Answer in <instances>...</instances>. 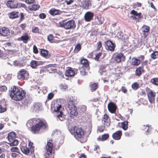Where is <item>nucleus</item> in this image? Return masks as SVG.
Segmentation results:
<instances>
[{
  "label": "nucleus",
  "mask_w": 158,
  "mask_h": 158,
  "mask_svg": "<svg viewBox=\"0 0 158 158\" xmlns=\"http://www.w3.org/2000/svg\"><path fill=\"white\" fill-rule=\"evenodd\" d=\"M26 125L33 134H38L41 130H45L48 127L46 121L40 118H34L30 119L28 121Z\"/></svg>",
  "instance_id": "1"
},
{
  "label": "nucleus",
  "mask_w": 158,
  "mask_h": 158,
  "mask_svg": "<svg viewBox=\"0 0 158 158\" xmlns=\"http://www.w3.org/2000/svg\"><path fill=\"white\" fill-rule=\"evenodd\" d=\"M26 92L25 90L19 86L14 85L9 91L10 97L13 100L16 101H20L26 96Z\"/></svg>",
  "instance_id": "2"
},
{
  "label": "nucleus",
  "mask_w": 158,
  "mask_h": 158,
  "mask_svg": "<svg viewBox=\"0 0 158 158\" xmlns=\"http://www.w3.org/2000/svg\"><path fill=\"white\" fill-rule=\"evenodd\" d=\"M70 131L78 140L83 138L85 135V131L81 127L78 126H75L71 127Z\"/></svg>",
  "instance_id": "3"
},
{
  "label": "nucleus",
  "mask_w": 158,
  "mask_h": 158,
  "mask_svg": "<svg viewBox=\"0 0 158 158\" xmlns=\"http://www.w3.org/2000/svg\"><path fill=\"white\" fill-rule=\"evenodd\" d=\"M53 141L51 139H49L46 145L45 149L46 153L44 155V158H54L52 154L53 148Z\"/></svg>",
  "instance_id": "4"
},
{
  "label": "nucleus",
  "mask_w": 158,
  "mask_h": 158,
  "mask_svg": "<svg viewBox=\"0 0 158 158\" xmlns=\"http://www.w3.org/2000/svg\"><path fill=\"white\" fill-rule=\"evenodd\" d=\"M60 27L66 30L73 29L76 27L75 21L73 20H64L59 23Z\"/></svg>",
  "instance_id": "5"
},
{
  "label": "nucleus",
  "mask_w": 158,
  "mask_h": 158,
  "mask_svg": "<svg viewBox=\"0 0 158 158\" xmlns=\"http://www.w3.org/2000/svg\"><path fill=\"white\" fill-rule=\"evenodd\" d=\"M8 139L9 142V144L11 146L17 145L19 143V142L16 139L15 133L14 132H10L8 135Z\"/></svg>",
  "instance_id": "6"
},
{
  "label": "nucleus",
  "mask_w": 158,
  "mask_h": 158,
  "mask_svg": "<svg viewBox=\"0 0 158 158\" xmlns=\"http://www.w3.org/2000/svg\"><path fill=\"white\" fill-rule=\"evenodd\" d=\"M29 76V74L28 72L25 69H20L17 74V78L19 80L23 81L27 80Z\"/></svg>",
  "instance_id": "7"
},
{
  "label": "nucleus",
  "mask_w": 158,
  "mask_h": 158,
  "mask_svg": "<svg viewBox=\"0 0 158 158\" xmlns=\"http://www.w3.org/2000/svg\"><path fill=\"white\" fill-rule=\"evenodd\" d=\"M147 95L148 100L151 103L155 102L156 93L154 92L152 90L149 89V90L147 93Z\"/></svg>",
  "instance_id": "8"
},
{
  "label": "nucleus",
  "mask_w": 158,
  "mask_h": 158,
  "mask_svg": "<svg viewBox=\"0 0 158 158\" xmlns=\"http://www.w3.org/2000/svg\"><path fill=\"white\" fill-rule=\"evenodd\" d=\"M105 48L107 50L114 52L115 47V44L110 40H107L105 42Z\"/></svg>",
  "instance_id": "9"
},
{
  "label": "nucleus",
  "mask_w": 158,
  "mask_h": 158,
  "mask_svg": "<svg viewBox=\"0 0 158 158\" xmlns=\"http://www.w3.org/2000/svg\"><path fill=\"white\" fill-rule=\"evenodd\" d=\"M7 7L10 9L18 8V2L13 0L8 1L6 4Z\"/></svg>",
  "instance_id": "10"
},
{
  "label": "nucleus",
  "mask_w": 158,
  "mask_h": 158,
  "mask_svg": "<svg viewBox=\"0 0 158 158\" xmlns=\"http://www.w3.org/2000/svg\"><path fill=\"white\" fill-rule=\"evenodd\" d=\"M130 14L133 15L131 16V18L133 20H136L137 19H141L143 18L141 12L138 13L137 11L134 10H131Z\"/></svg>",
  "instance_id": "11"
},
{
  "label": "nucleus",
  "mask_w": 158,
  "mask_h": 158,
  "mask_svg": "<svg viewBox=\"0 0 158 158\" xmlns=\"http://www.w3.org/2000/svg\"><path fill=\"white\" fill-rule=\"evenodd\" d=\"M94 16V13L91 11H87L85 14L84 18L85 21L90 22L93 19Z\"/></svg>",
  "instance_id": "12"
},
{
  "label": "nucleus",
  "mask_w": 158,
  "mask_h": 158,
  "mask_svg": "<svg viewBox=\"0 0 158 158\" xmlns=\"http://www.w3.org/2000/svg\"><path fill=\"white\" fill-rule=\"evenodd\" d=\"M92 6L91 0H84L81 2V7L84 9H88Z\"/></svg>",
  "instance_id": "13"
},
{
  "label": "nucleus",
  "mask_w": 158,
  "mask_h": 158,
  "mask_svg": "<svg viewBox=\"0 0 158 158\" xmlns=\"http://www.w3.org/2000/svg\"><path fill=\"white\" fill-rule=\"evenodd\" d=\"M30 36L28 35V33L26 32L20 37L18 38L17 40L19 41H23V43L27 44L30 40Z\"/></svg>",
  "instance_id": "14"
},
{
  "label": "nucleus",
  "mask_w": 158,
  "mask_h": 158,
  "mask_svg": "<svg viewBox=\"0 0 158 158\" xmlns=\"http://www.w3.org/2000/svg\"><path fill=\"white\" fill-rule=\"evenodd\" d=\"M40 53L42 56L46 59H49L50 57L51 53L48 51L43 48L40 49Z\"/></svg>",
  "instance_id": "15"
},
{
  "label": "nucleus",
  "mask_w": 158,
  "mask_h": 158,
  "mask_svg": "<svg viewBox=\"0 0 158 158\" xmlns=\"http://www.w3.org/2000/svg\"><path fill=\"white\" fill-rule=\"evenodd\" d=\"M9 29L7 27L0 28V35L1 36L6 37L9 35Z\"/></svg>",
  "instance_id": "16"
},
{
  "label": "nucleus",
  "mask_w": 158,
  "mask_h": 158,
  "mask_svg": "<svg viewBox=\"0 0 158 158\" xmlns=\"http://www.w3.org/2000/svg\"><path fill=\"white\" fill-rule=\"evenodd\" d=\"M7 108L6 102L4 99H2L0 101V113L5 112Z\"/></svg>",
  "instance_id": "17"
},
{
  "label": "nucleus",
  "mask_w": 158,
  "mask_h": 158,
  "mask_svg": "<svg viewBox=\"0 0 158 158\" xmlns=\"http://www.w3.org/2000/svg\"><path fill=\"white\" fill-rule=\"evenodd\" d=\"M102 123L107 126H109L110 125V120L109 116L106 114H105L102 118Z\"/></svg>",
  "instance_id": "18"
},
{
  "label": "nucleus",
  "mask_w": 158,
  "mask_h": 158,
  "mask_svg": "<svg viewBox=\"0 0 158 158\" xmlns=\"http://www.w3.org/2000/svg\"><path fill=\"white\" fill-rule=\"evenodd\" d=\"M109 111L111 113H114L116 111L117 106L113 102H110L108 106Z\"/></svg>",
  "instance_id": "19"
},
{
  "label": "nucleus",
  "mask_w": 158,
  "mask_h": 158,
  "mask_svg": "<svg viewBox=\"0 0 158 158\" xmlns=\"http://www.w3.org/2000/svg\"><path fill=\"white\" fill-rule=\"evenodd\" d=\"M43 62L42 61L35 60H32L31 62L30 65L31 67L33 69H36L37 66L43 64Z\"/></svg>",
  "instance_id": "20"
},
{
  "label": "nucleus",
  "mask_w": 158,
  "mask_h": 158,
  "mask_svg": "<svg viewBox=\"0 0 158 158\" xmlns=\"http://www.w3.org/2000/svg\"><path fill=\"white\" fill-rule=\"evenodd\" d=\"M125 60V57L123 54L120 53L118 54L115 57V60L118 63L120 62L121 61H124Z\"/></svg>",
  "instance_id": "21"
},
{
  "label": "nucleus",
  "mask_w": 158,
  "mask_h": 158,
  "mask_svg": "<svg viewBox=\"0 0 158 158\" xmlns=\"http://www.w3.org/2000/svg\"><path fill=\"white\" fill-rule=\"evenodd\" d=\"M49 13L52 16H55L61 14L62 13V11L60 10L53 8L49 11Z\"/></svg>",
  "instance_id": "22"
},
{
  "label": "nucleus",
  "mask_w": 158,
  "mask_h": 158,
  "mask_svg": "<svg viewBox=\"0 0 158 158\" xmlns=\"http://www.w3.org/2000/svg\"><path fill=\"white\" fill-rule=\"evenodd\" d=\"M122 134L121 131H118L113 134L112 137L114 139L118 140L120 139Z\"/></svg>",
  "instance_id": "23"
},
{
  "label": "nucleus",
  "mask_w": 158,
  "mask_h": 158,
  "mask_svg": "<svg viewBox=\"0 0 158 158\" xmlns=\"http://www.w3.org/2000/svg\"><path fill=\"white\" fill-rule=\"evenodd\" d=\"M8 15L9 18L11 19H13L17 18L19 16V12L18 11H12L10 12Z\"/></svg>",
  "instance_id": "24"
},
{
  "label": "nucleus",
  "mask_w": 158,
  "mask_h": 158,
  "mask_svg": "<svg viewBox=\"0 0 158 158\" xmlns=\"http://www.w3.org/2000/svg\"><path fill=\"white\" fill-rule=\"evenodd\" d=\"M144 71L143 67L139 66L136 69L135 71V75L139 77L144 72Z\"/></svg>",
  "instance_id": "25"
},
{
  "label": "nucleus",
  "mask_w": 158,
  "mask_h": 158,
  "mask_svg": "<svg viewBox=\"0 0 158 158\" xmlns=\"http://www.w3.org/2000/svg\"><path fill=\"white\" fill-rule=\"evenodd\" d=\"M142 31L145 37L146 38L148 35V33L150 31V27L149 26L144 25L142 27Z\"/></svg>",
  "instance_id": "26"
},
{
  "label": "nucleus",
  "mask_w": 158,
  "mask_h": 158,
  "mask_svg": "<svg viewBox=\"0 0 158 158\" xmlns=\"http://www.w3.org/2000/svg\"><path fill=\"white\" fill-rule=\"evenodd\" d=\"M80 62L81 64L83 65V67L89 69V62L87 59L84 58H81L80 60Z\"/></svg>",
  "instance_id": "27"
},
{
  "label": "nucleus",
  "mask_w": 158,
  "mask_h": 158,
  "mask_svg": "<svg viewBox=\"0 0 158 158\" xmlns=\"http://www.w3.org/2000/svg\"><path fill=\"white\" fill-rule=\"evenodd\" d=\"M75 74V72L71 68H68L66 70L65 75L67 77H70L74 76Z\"/></svg>",
  "instance_id": "28"
},
{
  "label": "nucleus",
  "mask_w": 158,
  "mask_h": 158,
  "mask_svg": "<svg viewBox=\"0 0 158 158\" xmlns=\"http://www.w3.org/2000/svg\"><path fill=\"white\" fill-rule=\"evenodd\" d=\"M109 137V135L108 134H105L101 136H99L97 138V140L98 141H104L108 139Z\"/></svg>",
  "instance_id": "29"
},
{
  "label": "nucleus",
  "mask_w": 158,
  "mask_h": 158,
  "mask_svg": "<svg viewBox=\"0 0 158 158\" xmlns=\"http://www.w3.org/2000/svg\"><path fill=\"white\" fill-rule=\"evenodd\" d=\"M69 109L70 111V113L71 117H73V116H75L77 115V108L76 106L70 108Z\"/></svg>",
  "instance_id": "30"
},
{
  "label": "nucleus",
  "mask_w": 158,
  "mask_h": 158,
  "mask_svg": "<svg viewBox=\"0 0 158 158\" xmlns=\"http://www.w3.org/2000/svg\"><path fill=\"white\" fill-rule=\"evenodd\" d=\"M20 149L22 152L26 155H28L30 152V149L25 146H21Z\"/></svg>",
  "instance_id": "31"
},
{
  "label": "nucleus",
  "mask_w": 158,
  "mask_h": 158,
  "mask_svg": "<svg viewBox=\"0 0 158 158\" xmlns=\"http://www.w3.org/2000/svg\"><path fill=\"white\" fill-rule=\"evenodd\" d=\"M40 8V6L38 4H33L29 6L28 9L30 10L36 11Z\"/></svg>",
  "instance_id": "32"
},
{
  "label": "nucleus",
  "mask_w": 158,
  "mask_h": 158,
  "mask_svg": "<svg viewBox=\"0 0 158 158\" xmlns=\"http://www.w3.org/2000/svg\"><path fill=\"white\" fill-rule=\"evenodd\" d=\"M140 63L139 60L136 58H133L131 60V64L134 66H138Z\"/></svg>",
  "instance_id": "33"
},
{
  "label": "nucleus",
  "mask_w": 158,
  "mask_h": 158,
  "mask_svg": "<svg viewBox=\"0 0 158 158\" xmlns=\"http://www.w3.org/2000/svg\"><path fill=\"white\" fill-rule=\"evenodd\" d=\"M128 122L127 121H124L120 123L121 127L124 130L126 131L128 129Z\"/></svg>",
  "instance_id": "34"
},
{
  "label": "nucleus",
  "mask_w": 158,
  "mask_h": 158,
  "mask_svg": "<svg viewBox=\"0 0 158 158\" xmlns=\"http://www.w3.org/2000/svg\"><path fill=\"white\" fill-rule=\"evenodd\" d=\"M0 145L2 146L0 148L2 150L6 151L9 148V146L5 142H2L0 143Z\"/></svg>",
  "instance_id": "35"
},
{
  "label": "nucleus",
  "mask_w": 158,
  "mask_h": 158,
  "mask_svg": "<svg viewBox=\"0 0 158 158\" xmlns=\"http://www.w3.org/2000/svg\"><path fill=\"white\" fill-rule=\"evenodd\" d=\"M68 102V103L67 105V107L69 109L72 108L73 107L76 106L74 103V101L73 100H71L70 99L69 100Z\"/></svg>",
  "instance_id": "36"
},
{
  "label": "nucleus",
  "mask_w": 158,
  "mask_h": 158,
  "mask_svg": "<svg viewBox=\"0 0 158 158\" xmlns=\"http://www.w3.org/2000/svg\"><path fill=\"white\" fill-rule=\"evenodd\" d=\"M98 84L97 83H94L90 85V89L93 92L98 88Z\"/></svg>",
  "instance_id": "37"
},
{
  "label": "nucleus",
  "mask_w": 158,
  "mask_h": 158,
  "mask_svg": "<svg viewBox=\"0 0 158 158\" xmlns=\"http://www.w3.org/2000/svg\"><path fill=\"white\" fill-rule=\"evenodd\" d=\"M150 82L153 85L158 86V77H154L151 79Z\"/></svg>",
  "instance_id": "38"
},
{
  "label": "nucleus",
  "mask_w": 158,
  "mask_h": 158,
  "mask_svg": "<svg viewBox=\"0 0 158 158\" xmlns=\"http://www.w3.org/2000/svg\"><path fill=\"white\" fill-rule=\"evenodd\" d=\"M151 57L153 59H155L158 58V52L155 51L151 55Z\"/></svg>",
  "instance_id": "39"
},
{
  "label": "nucleus",
  "mask_w": 158,
  "mask_h": 158,
  "mask_svg": "<svg viewBox=\"0 0 158 158\" xmlns=\"http://www.w3.org/2000/svg\"><path fill=\"white\" fill-rule=\"evenodd\" d=\"M131 87L133 90H136L139 88V85L138 83L135 82L132 84Z\"/></svg>",
  "instance_id": "40"
},
{
  "label": "nucleus",
  "mask_w": 158,
  "mask_h": 158,
  "mask_svg": "<svg viewBox=\"0 0 158 158\" xmlns=\"http://www.w3.org/2000/svg\"><path fill=\"white\" fill-rule=\"evenodd\" d=\"M81 46L80 44H78L76 46L74 51L75 53H77L81 49Z\"/></svg>",
  "instance_id": "41"
},
{
  "label": "nucleus",
  "mask_w": 158,
  "mask_h": 158,
  "mask_svg": "<svg viewBox=\"0 0 158 158\" xmlns=\"http://www.w3.org/2000/svg\"><path fill=\"white\" fill-rule=\"evenodd\" d=\"M80 70L81 75L82 76H85L87 74V73L85 72V69L84 67L81 68Z\"/></svg>",
  "instance_id": "42"
},
{
  "label": "nucleus",
  "mask_w": 158,
  "mask_h": 158,
  "mask_svg": "<svg viewBox=\"0 0 158 158\" xmlns=\"http://www.w3.org/2000/svg\"><path fill=\"white\" fill-rule=\"evenodd\" d=\"M61 107V105L57 104L56 106V108H54L55 111L58 113H60V110Z\"/></svg>",
  "instance_id": "43"
},
{
  "label": "nucleus",
  "mask_w": 158,
  "mask_h": 158,
  "mask_svg": "<svg viewBox=\"0 0 158 158\" xmlns=\"http://www.w3.org/2000/svg\"><path fill=\"white\" fill-rule=\"evenodd\" d=\"M20 7H23L26 10H27V7L26 5L24 3H19L18 2V8H19Z\"/></svg>",
  "instance_id": "44"
},
{
  "label": "nucleus",
  "mask_w": 158,
  "mask_h": 158,
  "mask_svg": "<svg viewBox=\"0 0 158 158\" xmlns=\"http://www.w3.org/2000/svg\"><path fill=\"white\" fill-rule=\"evenodd\" d=\"M63 113L62 111H60V113L57 115V117L59 118L60 121H63L64 118L62 117Z\"/></svg>",
  "instance_id": "45"
},
{
  "label": "nucleus",
  "mask_w": 158,
  "mask_h": 158,
  "mask_svg": "<svg viewBox=\"0 0 158 158\" xmlns=\"http://www.w3.org/2000/svg\"><path fill=\"white\" fill-rule=\"evenodd\" d=\"M10 151L12 152H16L19 153V150L18 148L17 147H13L11 148Z\"/></svg>",
  "instance_id": "46"
},
{
  "label": "nucleus",
  "mask_w": 158,
  "mask_h": 158,
  "mask_svg": "<svg viewBox=\"0 0 158 158\" xmlns=\"http://www.w3.org/2000/svg\"><path fill=\"white\" fill-rule=\"evenodd\" d=\"M60 42L59 38L56 36H54L52 43H58Z\"/></svg>",
  "instance_id": "47"
},
{
  "label": "nucleus",
  "mask_w": 158,
  "mask_h": 158,
  "mask_svg": "<svg viewBox=\"0 0 158 158\" xmlns=\"http://www.w3.org/2000/svg\"><path fill=\"white\" fill-rule=\"evenodd\" d=\"M60 88L62 90H65L68 88L67 86L65 84H62L60 85Z\"/></svg>",
  "instance_id": "48"
},
{
  "label": "nucleus",
  "mask_w": 158,
  "mask_h": 158,
  "mask_svg": "<svg viewBox=\"0 0 158 158\" xmlns=\"http://www.w3.org/2000/svg\"><path fill=\"white\" fill-rule=\"evenodd\" d=\"M32 32L34 33L39 34V29L38 27H35L33 28L32 30Z\"/></svg>",
  "instance_id": "49"
},
{
  "label": "nucleus",
  "mask_w": 158,
  "mask_h": 158,
  "mask_svg": "<svg viewBox=\"0 0 158 158\" xmlns=\"http://www.w3.org/2000/svg\"><path fill=\"white\" fill-rule=\"evenodd\" d=\"M142 6V4L140 2H137L136 3H134L133 4V6L134 8L136 7H141Z\"/></svg>",
  "instance_id": "50"
},
{
  "label": "nucleus",
  "mask_w": 158,
  "mask_h": 158,
  "mask_svg": "<svg viewBox=\"0 0 158 158\" xmlns=\"http://www.w3.org/2000/svg\"><path fill=\"white\" fill-rule=\"evenodd\" d=\"M11 156L13 158H20V155L15 153H12Z\"/></svg>",
  "instance_id": "51"
},
{
  "label": "nucleus",
  "mask_w": 158,
  "mask_h": 158,
  "mask_svg": "<svg viewBox=\"0 0 158 158\" xmlns=\"http://www.w3.org/2000/svg\"><path fill=\"white\" fill-rule=\"evenodd\" d=\"M102 55V52H100L98 54H97L96 55L95 57V60H96L97 61H98L99 60V59L100 57Z\"/></svg>",
  "instance_id": "52"
},
{
  "label": "nucleus",
  "mask_w": 158,
  "mask_h": 158,
  "mask_svg": "<svg viewBox=\"0 0 158 158\" xmlns=\"http://www.w3.org/2000/svg\"><path fill=\"white\" fill-rule=\"evenodd\" d=\"M7 89V87L5 85H2L0 86V91L1 92H4Z\"/></svg>",
  "instance_id": "53"
},
{
  "label": "nucleus",
  "mask_w": 158,
  "mask_h": 158,
  "mask_svg": "<svg viewBox=\"0 0 158 158\" xmlns=\"http://www.w3.org/2000/svg\"><path fill=\"white\" fill-rule=\"evenodd\" d=\"M38 50L37 47L35 45L33 46V52L35 54H37L38 53Z\"/></svg>",
  "instance_id": "54"
},
{
  "label": "nucleus",
  "mask_w": 158,
  "mask_h": 158,
  "mask_svg": "<svg viewBox=\"0 0 158 158\" xmlns=\"http://www.w3.org/2000/svg\"><path fill=\"white\" fill-rule=\"evenodd\" d=\"M14 64L15 66H21L22 65V64L19 61L15 60L14 62Z\"/></svg>",
  "instance_id": "55"
},
{
  "label": "nucleus",
  "mask_w": 158,
  "mask_h": 158,
  "mask_svg": "<svg viewBox=\"0 0 158 158\" xmlns=\"http://www.w3.org/2000/svg\"><path fill=\"white\" fill-rule=\"evenodd\" d=\"M24 14L23 13H21L20 14V18L19 20L20 22H22L24 19Z\"/></svg>",
  "instance_id": "56"
},
{
  "label": "nucleus",
  "mask_w": 158,
  "mask_h": 158,
  "mask_svg": "<svg viewBox=\"0 0 158 158\" xmlns=\"http://www.w3.org/2000/svg\"><path fill=\"white\" fill-rule=\"evenodd\" d=\"M39 16L40 19H44L46 18V15L44 13H41L40 14Z\"/></svg>",
  "instance_id": "57"
},
{
  "label": "nucleus",
  "mask_w": 158,
  "mask_h": 158,
  "mask_svg": "<svg viewBox=\"0 0 158 158\" xmlns=\"http://www.w3.org/2000/svg\"><path fill=\"white\" fill-rule=\"evenodd\" d=\"M53 37L54 36H53L52 35L50 34L48 36V40L49 41L52 43V39H53Z\"/></svg>",
  "instance_id": "58"
},
{
  "label": "nucleus",
  "mask_w": 158,
  "mask_h": 158,
  "mask_svg": "<svg viewBox=\"0 0 158 158\" xmlns=\"http://www.w3.org/2000/svg\"><path fill=\"white\" fill-rule=\"evenodd\" d=\"M25 2L27 4H31L35 2V0H25Z\"/></svg>",
  "instance_id": "59"
},
{
  "label": "nucleus",
  "mask_w": 158,
  "mask_h": 158,
  "mask_svg": "<svg viewBox=\"0 0 158 158\" xmlns=\"http://www.w3.org/2000/svg\"><path fill=\"white\" fill-rule=\"evenodd\" d=\"M97 50H99L100 49V48L102 46V43L101 41H99L97 44Z\"/></svg>",
  "instance_id": "60"
},
{
  "label": "nucleus",
  "mask_w": 158,
  "mask_h": 158,
  "mask_svg": "<svg viewBox=\"0 0 158 158\" xmlns=\"http://www.w3.org/2000/svg\"><path fill=\"white\" fill-rule=\"evenodd\" d=\"M54 94L53 93H49L48 96V100H51L54 97Z\"/></svg>",
  "instance_id": "61"
},
{
  "label": "nucleus",
  "mask_w": 158,
  "mask_h": 158,
  "mask_svg": "<svg viewBox=\"0 0 158 158\" xmlns=\"http://www.w3.org/2000/svg\"><path fill=\"white\" fill-rule=\"evenodd\" d=\"M74 2L73 0H69V1L66 0L65 2L67 5H70Z\"/></svg>",
  "instance_id": "62"
},
{
  "label": "nucleus",
  "mask_w": 158,
  "mask_h": 158,
  "mask_svg": "<svg viewBox=\"0 0 158 158\" xmlns=\"http://www.w3.org/2000/svg\"><path fill=\"white\" fill-rule=\"evenodd\" d=\"M20 26L22 30H24L25 29L26 26L25 24L22 23L20 25Z\"/></svg>",
  "instance_id": "63"
},
{
  "label": "nucleus",
  "mask_w": 158,
  "mask_h": 158,
  "mask_svg": "<svg viewBox=\"0 0 158 158\" xmlns=\"http://www.w3.org/2000/svg\"><path fill=\"white\" fill-rule=\"evenodd\" d=\"M121 90L123 93H126L127 91V89L124 86L122 87Z\"/></svg>",
  "instance_id": "64"
}]
</instances>
